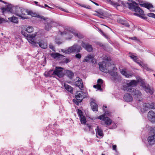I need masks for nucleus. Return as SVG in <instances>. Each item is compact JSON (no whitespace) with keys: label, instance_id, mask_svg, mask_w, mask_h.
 Instances as JSON below:
<instances>
[{"label":"nucleus","instance_id":"f257e3e1","mask_svg":"<svg viewBox=\"0 0 155 155\" xmlns=\"http://www.w3.org/2000/svg\"><path fill=\"white\" fill-rule=\"evenodd\" d=\"M99 68L101 71L105 73H109L112 76L111 79L114 81H119L120 79V76L117 73L113 71L115 69V66L114 64H111L109 60L107 59L102 62L99 63Z\"/></svg>","mask_w":155,"mask_h":155},{"label":"nucleus","instance_id":"f03ea898","mask_svg":"<svg viewBox=\"0 0 155 155\" xmlns=\"http://www.w3.org/2000/svg\"><path fill=\"white\" fill-rule=\"evenodd\" d=\"M137 82L134 80L131 81L130 82L127 83L128 87H124V90L125 91L129 92L131 93L132 95L134 97V99L141 101L142 100V94L140 91L134 89H132L130 86H134L137 85Z\"/></svg>","mask_w":155,"mask_h":155},{"label":"nucleus","instance_id":"7ed1b4c3","mask_svg":"<svg viewBox=\"0 0 155 155\" xmlns=\"http://www.w3.org/2000/svg\"><path fill=\"white\" fill-rule=\"evenodd\" d=\"M22 30L21 31V34L25 37H26V38L28 42L32 45H35L36 43L35 41V38L36 36L37 33L29 35H28L25 32L26 31L28 33H31L33 31V28L31 26H24L22 28Z\"/></svg>","mask_w":155,"mask_h":155},{"label":"nucleus","instance_id":"20e7f679","mask_svg":"<svg viewBox=\"0 0 155 155\" xmlns=\"http://www.w3.org/2000/svg\"><path fill=\"white\" fill-rule=\"evenodd\" d=\"M45 75L47 77H62L64 75L63 68L61 67H56L54 70H51L48 71H46Z\"/></svg>","mask_w":155,"mask_h":155},{"label":"nucleus","instance_id":"39448f33","mask_svg":"<svg viewBox=\"0 0 155 155\" xmlns=\"http://www.w3.org/2000/svg\"><path fill=\"white\" fill-rule=\"evenodd\" d=\"M28 11L23 8L18 7L16 8L15 14L17 16L21 17L22 18L27 19L28 17L27 15H28Z\"/></svg>","mask_w":155,"mask_h":155},{"label":"nucleus","instance_id":"423d86ee","mask_svg":"<svg viewBox=\"0 0 155 155\" xmlns=\"http://www.w3.org/2000/svg\"><path fill=\"white\" fill-rule=\"evenodd\" d=\"M36 36L37 37L36 38V40H35L36 44L35 45H32L35 46L37 44H38L41 48L43 49L46 48L47 47V43L42 40V37L41 35L38 36Z\"/></svg>","mask_w":155,"mask_h":155},{"label":"nucleus","instance_id":"0eeeda50","mask_svg":"<svg viewBox=\"0 0 155 155\" xmlns=\"http://www.w3.org/2000/svg\"><path fill=\"white\" fill-rule=\"evenodd\" d=\"M81 49V48L80 46L75 44L69 48L67 50L65 51V52L67 54L74 52L78 53L80 52Z\"/></svg>","mask_w":155,"mask_h":155},{"label":"nucleus","instance_id":"6e6552de","mask_svg":"<svg viewBox=\"0 0 155 155\" xmlns=\"http://www.w3.org/2000/svg\"><path fill=\"white\" fill-rule=\"evenodd\" d=\"M51 55L52 58L56 59H63V60L61 61L63 62L67 63L69 62L70 61L69 59L65 58L64 56L59 53L51 54Z\"/></svg>","mask_w":155,"mask_h":155},{"label":"nucleus","instance_id":"1a4fd4ad","mask_svg":"<svg viewBox=\"0 0 155 155\" xmlns=\"http://www.w3.org/2000/svg\"><path fill=\"white\" fill-rule=\"evenodd\" d=\"M61 35H63L64 34L67 35L68 36V39H71L72 38L71 36L72 35H74L75 36H77L80 38H82V36L80 35V34L76 33L75 32H73V31H71L70 30H68L67 31V32H66V31H65L64 32H61Z\"/></svg>","mask_w":155,"mask_h":155},{"label":"nucleus","instance_id":"9d476101","mask_svg":"<svg viewBox=\"0 0 155 155\" xmlns=\"http://www.w3.org/2000/svg\"><path fill=\"white\" fill-rule=\"evenodd\" d=\"M138 2L139 3L137 4L138 5H139L141 7L146 8L150 10L151 12L154 11L152 9V8H153V6L151 4L149 3L148 2H144L140 0Z\"/></svg>","mask_w":155,"mask_h":155},{"label":"nucleus","instance_id":"9b49d317","mask_svg":"<svg viewBox=\"0 0 155 155\" xmlns=\"http://www.w3.org/2000/svg\"><path fill=\"white\" fill-rule=\"evenodd\" d=\"M97 118L104 122L105 124L109 126L112 123V120L108 117H104V115H101L98 117Z\"/></svg>","mask_w":155,"mask_h":155},{"label":"nucleus","instance_id":"f8f14e48","mask_svg":"<svg viewBox=\"0 0 155 155\" xmlns=\"http://www.w3.org/2000/svg\"><path fill=\"white\" fill-rule=\"evenodd\" d=\"M134 12H136L134 14V15L139 16L143 19H145V18L143 17V15H144L143 11L139 7L137 6Z\"/></svg>","mask_w":155,"mask_h":155},{"label":"nucleus","instance_id":"ddd939ff","mask_svg":"<svg viewBox=\"0 0 155 155\" xmlns=\"http://www.w3.org/2000/svg\"><path fill=\"white\" fill-rule=\"evenodd\" d=\"M78 114L80 118V120L81 124H85L87 122L85 116L83 114L82 111L80 110H78Z\"/></svg>","mask_w":155,"mask_h":155},{"label":"nucleus","instance_id":"4468645a","mask_svg":"<svg viewBox=\"0 0 155 155\" xmlns=\"http://www.w3.org/2000/svg\"><path fill=\"white\" fill-rule=\"evenodd\" d=\"M75 85L79 87L81 90H83V84L82 80L78 77H77L75 79Z\"/></svg>","mask_w":155,"mask_h":155},{"label":"nucleus","instance_id":"2eb2a0df","mask_svg":"<svg viewBox=\"0 0 155 155\" xmlns=\"http://www.w3.org/2000/svg\"><path fill=\"white\" fill-rule=\"evenodd\" d=\"M75 96L76 100L79 102H81L83 99L85 97L84 93L81 91L77 92Z\"/></svg>","mask_w":155,"mask_h":155},{"label":"nucleus","instance_id":"dca6fc26","mask_svg":"<svg viewBox=\"0 0 155 155\" xmlns=\"http://www.w3.org/2000/svg\"><path fill=\"white\" fill-rule=\"evenodd\" d=\"M148 119L151 122H155V112L152 110L149 111L147 115Z\"/></svg>","mask_w":155,"mask_h":155},{"label":"nucleus","instance_id":"f3484780","mask_svg":"<svg viewBox=\"0 0 155 155\" xmlns=\"http://www.w3.org/2000/svg\"><path fill=\"white\" fill-rule=\"evenodd\" d=\"M94 56L92 55H88L83 61V62H85L91 61L92 63L95 64L96 62V60L94 58Z\"/></svg>","mask_w":155,"mask_h":155},{"label":"nucleus","instance_id":"a211bd4d","mask_svg":"<svg viewBox=\"0 0 155 155\" xmlns=\"http://www.w3.org/2000/svg\"><path fill=\"white\" fill-rule=\"evenodd\" d=\"M46 23H45V29L47 31L49 30L51 28V27L54 26L55 23L54 21L47 20Z\"/></svg>","mask_w":155,"mask_h":155},{"label":"nucleus","instance_id":"6ab92c4d","mask_svg":"<svg viewBox=\"0 0 155 155\" xmlns=\"http://www.w3.org/2000/svg\"><path fill=\"white\" fill-rule=\"evenodd\" d=\"M103 81L102 79H99L97 81V84L94 85L93 87L97 89V90L102 91L101 87L103 85Z\"/></svg>","mask_w":155,"mask_h":155},{"label":"nucleus","instance_id":"aec40b11","mask_svg":"<svg viewBox=\"0 0 155 155\" xmlns=\"http://www.w3.org/2000/svg\"><path fill=\"white\" fill-rule=\"evenodd\" d=\"M81 46L88 51L91 52L93 50V48L91 45L86 43L82 41L81 44Z\"/></svg>","mask_w":155,"mask_h":155},{"label":"nucleus","instance_id":"412c9836","mask_svg":"<svg viewBox=\"0 0 155 155\" xmlns=\"http://www.w3.org/2000/svg\"><path fill=\"white\" fill-rule=\"evenodd\" d=\"M143 106L145 109L144 111H147V109H148L155 108V104L153 103H151L150 104L144 103Z\"/></svg>","mask_w":155,"mask_h":155},{"label":"nucleus","instance_id":"4be33fe9","mask_svg":"<svg viewBox=\"0 0 155 155\" xmlns=\"http://www.w3.org/2000/svg\"><path fill=\"white\" fill-rule=\"evenodd\" d=\"M28 15H31V16L35 17H37L44 20H46L47 18H45L43 16L37 15L36 13L33 12L31 11H28Z\"/></svg>","mask_w":155,"mask_h":155},{"label":"nucleus","instance_id":"5701e85b","mask_svg":"<svg viewBox=\"0 0 155 155\" xmlns=\"http://www.w3.org/2000/svg\"><path fill=\"white\" fill-rule=\"evenodd\" d=\"M95 130L96 134V136L97 137H97V135L101 137V138L103 137L104 136L103 131L101 128H100L99 126H97Z\"/></svg>","mask_w":155,"mask_h":155},{"label":"nucleus","instance_id":"b1692460","mask_svg":"<svg viewBox=\"0 0 155 155\" xmlns=\"http://www.w3.org/2000/svg\"><path fill=\"white\" fill-rule=\"evenodd\" d=\"M121 73L126 77L130 78L132 76V74L131 73H128L125 69H122L120 70Z\"/></svg>","mask_w":155,"mask_h":155},{"label":"nucleus","instance_id":"393cba45","mask_svg":"<svg viewBox=\"0 0 155 155\" xmlns=\"http://www.w3.org/2000/svg\"><path fill=\"white\" fill-rule=\"evenodd\" d=\"M148 141L150 145H153L155 143V134L150 136L148 138Z\"/></svg>","mask_w":155,"mask_h":155},{"label":"nucleus","instance_id":"a878e982","mask_svg":"<svg viewBox=\"0 0 155 155\" xmlns=\"http://www.w3.org/2000/svg\"><path fill=\"white\" fill-rule=\"evenodd\" d=\"M91 108L93 111H97L98 106L95 102L94 100L91 102Z\"/></svg>","mask_w":155,"mask_h":155},{"label":"nucleus","instance_id":"bb28decb","mask_svg":"<svg viewBox=\"0 0 155 155\" xmlns=\"http://www.w3.org/2000/svg\"><path fill=\"white\" fill-rule=\"evenodd\" d=\"M144 89L147 93H149L151 95L153 94L154 91L153 88L149 86H146L145 87Z\"/></svg>","mask_w":155,"mask_h":155},{"label":"nucleus","instance_id":"cd10ccee","mask_svg":"<svg viewBox=\"0 0 155 155\" xmlns=\"http://www.w3.org/2000/svg\"><path fill=\"white\" fill-rule=\"evenodd\" d=\"M132 3H128V7L132 11H134L135 8L137 7V6H136L134 5L133 4H136L137 5H138V4H137L136 2L134 1L132 2Z\"/></svg>","mask_w":155,"mask_h":155},{"label":"nucleus","instance_id":"c85d7f7f","mask_svg":"<svg viewBox=\"0 0 155 155\" xmlns=\"http://www.w3.org/2000/svg\"><path fill=\"white\" fill-rule=\"evenodd\" d=\"M124 99L127 101H131L133 100V98L128 94H126L124 96Z\"/></svg>","mask_w":155,"mask_h":155},{"label":"nucleus","instance_id":"c756f323","mask_svg":"<svg viewBox=\"0 0 155 155\" xmlns=\"http://www.w3.org/2000/svg\"><path fill=\"white\" fill-rule=\"evenodd\" d=\"M64 86L65 89L68 91L70 92L71 93H72L73 91V88L71 86L66 84H64Z\"/></svg>","mask_w":155,"mask_h":155},{"label":"nucleus","instance_id":"7c9ffc66","mask_svg":"<svg viewBox=\"0 0 155 155\" xmlns=\"http://www.w3.org/2000/svg\"><path fill=\"white\" fill-rule=\"evenodd\" d=\"M8 19L11 21L15 23H18V19L15 17H11L9 18Z\"/></svg>","mask_w":155,"mask_h":155},{"label":"nucleus","instance_id":"2f4dec72","mask_svg":"<svg viewBox=\"0 0 155 155\" xmlns=\"http://www.w3.org/2000/svg\"><path fill=\"white\" fill-rule=\"evenodd\" d=\"M66 73L68 76L70 78H72L74 76L73 73L70 70H67Z\"/></svg>","mask_w":155,"mask_h":155},{"label":"nucleus","instance_id":"473e14b6","mask_svg":"<svg viewBox=\"0 0 155 155\" xmlns=\"http://www.w3.org/2000/svg\"><path fill=\"white\" fill-rule=\"evenodd\" d=\"M104 107H105V108H106L107 107H104V106L103 110H104V114H103V115H104V117H105V116H110L111 115V113L108 111H105L104 110Z\"/></svg>","mask_w":155,"mask_h":155},{"label":"nucleus","instance_id":"72a5a7b5","mask_svg":"<svg viewBox=\"0 0 155 155\" xmlns=\"http://www.w3.org/2000/svg\"><path fill=\"white\" fill-rule=\"evenodd\" d=\"M96 12V13H94L93 14L94 15H96L98 17L101 18H102V14L99 13L97 12Z\"/></svg>","mask_w":155,"mask_h":155},{"label":"nucleus","instance_id":"f704fd0d","mask_svg":"<svg viewBox=\"0 0 155 155\" xmlns=\"http://www.w3.org/2000/svg\"><path fill=\"white\" fill-rule=\"evenodd\" d=\"M7 21L8 20H5L4 18L0 17V24L4 22H7Z\"/></svg>","mask_w":155,"mask_h":155},{"label":"nucleus","instance_id":"c9c22d12","mask_svg":"<svg viewBox=\"0 0 155 155\" xmlns=\"http://www.w3.org/2000/svg\"><path fill=\"white\" fill-rule=\"evenodd\" d=\"M86 126L90 130H91L93 129V126L90 124H87Z\"/></svg>","mask_w":155,"mask_h":155},{"label":"nucleus","instance_id":"e433bc0d","mask_svg":"<svg viewBox=\"0 0 155 155\" xmlns=\"http://www.w3.org/2000/svg\"><path fill=\"white\" fill-rule=\"evenodd\" d=\"M121 23L124 25L126 26H129V25L128 23L126 21H123L121 22Z\"/></svg>","mask_w":155,"mask_h":155},{"label":"nucleus","instance_id":"4c0bfd02","mask_svg":"<svg viewBox=\"0 0 155 155\" xmlns=\"http://www.w3.org/2000/svg\"><path fill=\"white\" fill-rule=\"evenodd\" d=\"M147 15L149 17L155 18V14L153 13H149L147 14Z\"/></svg>","mask_w":155,"mask_h":155},{"label":"nucleus","instance_id":"58836bf2","mask_svg":"<svg viewBox=\"0 0 155 155\" xmlns=\"http://www.w3.org/2000/svg\"><path fill=\"white\" fill-rule=\"evenodd\" d=\"M130 57L132 59H133V60H134V61H136L137 59V57L134 56V55H130Z\"/></svg>","mask_w":155,"mask_h":155},{"label":"nucleus","instance_id":"ea45409f","mask_svg":"<svg viewBox=\"0 0 155 155\" xmlns=\"http://www.w3.org/2000/svg\"><path fill=\"white\" fill-rule=\"evenodd\" d=\"M99 31L102 34L105 38H108L107 36L106 35L104 34L101 30L100 29L99 30Z\"/></svg>","mask_w":155,"mask_h":155},{"label":"nucleus","instance_id":"a19ab883","mask_svg":"<svg viewBox=\"0 0 155 155\" xmlns=\"http://www.w3.org/2000/svg\"><path fill=\"white\" fill-rule=\"evenodd\" d=\"M55 7L56 8H59V9H60L61 10V11H63L65 12H67V13L68 12V11H67V10H65V9H63V8H61L59 7H58V6H55Z\"/></svg>","mask_w":155,"mask_h":155},{"label":"nucleus","instance_id":"79ce46f5","mask_svg":"<svg viewBox=\"0 0 155 155\" xmlns=\"http://www.w3.org/2000/svg\"><path fill=\"white\" fill-rule=\"evenodd\" d=\"M34 3L36 5H37L38 6H39V7H41V8H44V6H42V5H38V2H36V1H34Z\"/></svg>","mask_w":155,"mask_h":155},{"label":"nucleus","instance_id":"37998d69","mask_svg":"<svg viewBox=\"0 0 155 155\" xmlns=\"http://www.w3.org/2000/svg\"><path fill=\"white\" fill-rule=\"evenodd\" d=\"M49 48L53 51H55L53 45L52 44H50L49 45Z\"/></svg>","mask_w":155,"mask_h":155},{"label":"nucleus","instance_id":"c03bdc74","mask_svg":"<svg viewBox=\"0 0 155 155\" xmlns=\"http://www.w3.org/2000/svg\"><path fill=\"white\" fill-rule=\"evenodd\" d=\"M75 57L76 58L80 59L81 57V55L80 54H76Z\"/></svg>","mask_w":155,"mask_h":155},{"label":"nucleus","instance_id":"a18cd8bd","mask_svg":"<svg viewBox=\"0 0 155 155\" xmlns=\"http://www.w3.org/2000/svg\"><path fill=\"white\" fill-rule=\"evenodd\" d=\"M113 150L116 151L117 146L116 145H112Z\"/></svg>","mask_w":155,"mask_h":155},{"label":"nucleus","instance_id":"49530a36","mask_svg":"<svg viewBox=\"0 0 155 155\" xmlns=\"http://www.w3.org/2000/svg\"><path fill=\"white\" fill-rule=\"evenodd\" d=\"M117 127L116 125L115 124H114L113 125V126L112 127H111L110 128V129H115V128Z\"/></svg>","mask_w":155,"mask_h":155},{"label":"nucleus","instance_id":"de8ad7c7","mask_svg":"<svg viewBox=\"0 0 155 155\" xmlns=\"http://www.w3.org/2000/svg\"><path fill=\"white\" fill-rule=\"evenodd\" d=\"M129 39L133 40H137V38L134 37H130Z\"/></svg>","mask_w":155,"mask_h":155},{"label":"nucleus","instance_id":"09e8293b","mask_svg":"<svg viewBox=\"0 0 155 155\" xmlns=\"http://www.w3.org/2000/svg\"><path fill=\"white\" fill-rule=\"evenodd\" d=\"M85 7V8L87 9H91V7L89 5H86Z\"/></svg>","mask_w":155,"mask_h":155},{"label":"nucleus","instance_id":"8fccbe9b","mask_svg":"<svg viewBox=\"0 0 155 155\" xmlns=\"http://www.w3.org/2000/svg\"><path fill=\"white\" fill-rule=\"evenodd\" d=\"M73 101L77 105H78L79 102L78 100L76 101L75 100H74Z\"/></svg>","mask_w":155,"mask_h":155},{"label":"nucleus","instance_id":"3c124183","mask_svg":"<svg viewBox=\"0 0 155 155\" xmlns=\"http://www.w3.org/2000/svg\"><path fill=\"white\" fill-rule=\"evenodd\" d=\"M44 6H44V8H45V7H48L49 8H51V9H53V8L49 7V6H48V5H47V4H45L44 5Z\"/></svg>","mask_w":155,"mask_h":155},{"label":"nucleus","instance_id":"603ef678","mask_svg":"<svg viewBox=\"0 0 155 155\" xmlns=\"http://www.w3.org/2000/svg\"><path fill=\"white\" fill-rule=\"evenodd\" d=\"M146 70L148 71H152V70L151 69H150V68H149L147 67L146 68Z\"/></svg>","mask_w":155,"mask_h":155},{"label":"nucleus","instance_id":"864d4df0","mask_svg":"<svg viewBox=\"0 0 155 155\" xmlns=\"http://www.w3.org/2000/svg\"><path fill=\"white\" fill-rule=\"evenodd\" d=\"M91 1L92 3H94V4H95L96 5H97V6H98V5H98V4L97 3H96V2H93V1Z\"/></svg>","mask_w":155,"mask_h":155},{"label":"nucleus","instance_id":"5fc2aeb1","mask_svg":"<svg viewBox=\"0 0 155 155\" xmlns=\"http://www.w3.org/2000/svg\"><path fill=\"white\" fill-rule=\"evenodd\" d=\"M55 42L58 45H60V44L61 43L60 42L57 41H56V40Z\"/></svg>","mask_w":155,"mask_h":155},{"label":"nucleus","instance_id":"6e6d98bb","mask_svg":"<svg viewBox=\"0 0 155 155\" xmlns=\"http://www.w3.org/2000/svg\"><path fill=\"white\" fill-rule=\"evenodd\" d=\"M86 5H80V6H81L83 7H84V8H85L86 7H85Z\"/></svg>","mask_w":155,"mask_h":155},{"label":"nucleus","instance_id":"4d7b16f0","mask_svg":"<svg viewBox=\"0 0 155 155\" xmlns=\"http://www.w3.org/2000/svg\"><path fill=\"white\" fill-rule=\"evenodd\" d=\"M77 4L78 5H80H80H82V4H80V3H77Z\"/></svg>","mask_w":155,"mask_h":155},{"label":"nucleus","instance_id":"13d9d810","mask_svg":"<svg viewBox=\"0 0 155 155\" xmlns=\"http://www.w3.org/2000/svg\"><path fill=\"white\" fill-rule=\"evenodd\" d=\"M137 63L138 64H139V65H141V64H140V63L139 62H137Z\"/></svg>","mask_w":155,"mask_h":155},{"label":"nucleus","instance_id":"bf43d9fd","mask_svg":"<svg viewBox=\"0 0 155 155\" xmlns=\"http://www.w3.org/2000/svg\"><path fill=\"white\" fill-rule=\"evenodd\" d=\"M0 2H3V1L2 0H0Z\"/></svg>","mask_w":155,"mask_h":155},{"label":"nucleus","instance_id":"052dcab7","mask_svg":"<svg viewBox=\"0 0 155 155\" xmlns=\"http://www.w3.org/2000/svg\"><path fill=\"white\" fill-rule=\"evenodd\" d=\"M111 15H110L109 16V17H111Z\"/></svg>","mask_w":155,"mask_h":155},{"label":"nucleus","instance_id":"680f3d73","mask_svg":"<svg viewBox=\"0 0 155 155\" xmlns=\"http://www.w3.org/2000/svg\"><path fill=\"white\" fill-rule=\"evenodd\" d=\"M101 155H105V154H102Z\"/></svg>","mask_w":155,"mask_h":155},{"label":"nucleus","instance_id":"e2e57ef3","mask_svg":"<svg viewBox=\"0 0 155 155\" xmlns=\"http://www.w3.org/2000/svg\"><path fill=\"white\" fill-rule=\"evenodd\" d=\"M154 76L155 77V74H154Z\"/></svg>","mask_w":155,"mask_h":155},{"label":"nucleus","instance_id":"0e129e2a","mask_svg":"<svg viewBox=\"0 0 155 155\" xmlns=\"http://www.w3.org/2000/svg\"><path fill=\"white\" fill-rule=\"evenodd\" d=\"M109 28L110 29H111L110 28Z\"/></svg>","mask_w":155,"mask_h":155},{"label":"nucleus","instance_id":"69168bd1","mask_svg":"<svg viewBox=\"0 0 155 155\" xmlns=\"http://www.w3.org/2000/svg\"><path fill=\"white\" fill-rule=\"evenodd\" d=\"M109 28L110 29H111L110 28Z\"/></svg>","mask_w":155,"mask_h":155},{"label":"nucleus","instance_id":"338daca9","mask_svg":"<svg viewBox=\"0 0 155 155\" xmlns=\"http://www.w3.org/2000/svg\"><path fill=\"white\" fill-rule=\"evenodd\" d=\"M109 28L110 29H111L110 28Z\"/></svg>","mask_w":155,"mask_h":155}]
</instances>
